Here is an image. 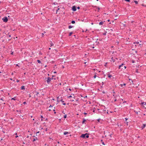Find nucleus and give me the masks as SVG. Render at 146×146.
<instances>
[{"label": "nucleus", "instance_id": "obj_30", "mask_svg": "<svg viewBox=\"0 0 146 146\" xmlns=\"http://www.w3.org/2000/svg\"><path fill=\"white\" fill-rule=\"evenodd\" d=\"M72 97V96L71 95L70 96H69L68 97L69 98H71Z\"/></svg>", "mask_w": 146, "mask_h": 146}, {"label": "nucleus", "instance_id": "obj_51", "mask_svg": "<svg viewBox=\"0 0 146 146\" xmlns=\"http://www.w3.org/2000/svg\"><path fill=\"white\" fill-rule=\"evenodd\" d=\"M15 134V135H17V133H16Z\"/></svg>", "mask_w": 146, "mask_h": 146}, {"label": "nucleus", "instance_id": "obj_26", "mask_svg": "<svg viewBox=\"0 0 146 146\" xmlns=\"http://www.w3.org/2000/svg\"><path fill=\"white\" fill-rule=\"evenodd\" d=\"M50 45H51V46H53V44L52 42H51Z\"/></svg>", "mask_w": 146, "mask_h": 146}, {"label": "nucleus", "instance_id": "obj_8", "mask_svg": "<svg viewBox=\"0 0 146 146\" xmlns=\"http://www.w3.org/2000/svg\"><path fill=\"white\" fill-rule=\"evenodd\" d=\"M124 65V64L122 63V64H121V65H119V69H120V68L121 67V66H123V65Z\"/></svg>", "mask_w": 146, "mask_h": 146}, {"label": "nucleus", "instance_id": "obj_3", "mask_svg": "<svg viewBox=\"0 0 146 146\" xmlns=\"http://www.w3.org/2000/svg\"><path fill=\"white\" fill-rule=\"evenodd\" d=\"M51 78H50V77H48L47 78V82L48 84H49V83H50V82L51 81Z\"/></svg>", "mask_w": 146, "mask_h": 146}, {"label": "nucleus", "instance_id": "obj_6", "mask_svg": "<svg viewBox=\"0 0 146 146\" xmlns=\"http://www.w3.org/2000/svg\"><path fill=\"white\" fill-rule=\"evenodd\" d=\"M146 126V124H143V126H142L141 128L142 129H143Z\"/></svg>", "mask_w": 146, "mask_h": 146}, {"label": "nucleus", "instance_id": "obj_55", "mask_svg": "<svg viewBox=\"0 0 146 146\" xmlns=\"http://www.w3.org/2000/svg\"><path fill=\"white\" fill-rule=\"evenodd\" d=\"M113 94H115V92H113Z\"/></svg>", "mask_w": 146, "mask_h": 146}, {"label": "nucleus", "instance_id": "obj_63", "mask_svg": "<svg viewBox=\"0 0 146 146\" xmlns=\"http://www.w3.org/2000/svg\"><path fill=\"white\" fill-rule=\"evenodd\" d=\"M17 82H19V80H17Z\"/></svg>", "mask_w": 146, "mask_h": 146}, {"label": "nucleus", "instance_id": "obj_21", "mask_svg": "<svg viewBox=\"0 0 146 146\" xmlns=\"http://www.w3.org/2000/svg\"><path fill=\"white\" fill-rule=\"evenodd\" d=\"M37 61L38 63H41V61H40V60H37Z\"/></svg>", "mask_w": 146, "mask_h": 146}, {"label": "nucleus", "instance_id": "obj_53", "mask_svg": "<svg viewBox=\"0 0 146 146\" xmlns=\"http://www.w3.org/2000/svg\"><path fill=\"white\" fill-rule=\"evenodd\" d=\"M69 90L71 91V89H70V88H69Z\"/></svg>", "mask_w": 146, "mask_h": 146}, {"label": "nucleus", "instance_id": "obj_31", "mask_svg": "<svg viewBox=\"0 0 146 146\" xmlns=\"http://www.w3.org/2000/svg\"><path fill=\"white\" fill-rule=\"evenodd\" d=\"M11 100H16V99H15V98H12L11 99Z\"/></svg>", "mask_w": 146, "mask_h": 146}, {"label": "nucleus", "instance_id": "obj_39", "mask_svg": "<svg viewBox=\"0 0 146 146\" xmlns=\"http://www.w3.org/2000/svg\"><path fill=\"white\" fill-rule=\"evenodd\" d=\"M39 133V131H38V132H37L36 133V134H38V133Z\"/></svg>", "mask_w": 146, "mask_h": 146}, {"label": "nucleus", "instance_id": "obj_62", "mask_svg": "<svg viewBox=\"0 0 146 146\" xmlns=\"http://www.w3.org/2000/svg\"><path fill=\"white\" fill-rule=\"evenodd\" d=\"M11 35H9V37H11Z\"/></svg>", "mask_w": 146, "mask_h": 146}, {"label": "nucleus", "instance_id": "obj_27", "mask_svg": "<svg viewBox=\"0 0 146 146\" xmlns=\"http://www.w3.org/2000/svg\"><path fill=\"white\" fill-rule=\"evenodd\" d=\"M125 1L129 2L130 1V0H124Z\"/></svg>", "mask_w": 146, "mask_h": 146}, {"label": "nucleus", "instance_id": "obj_47", "mask_svg": "<svg viewBox=\"0 0 146 146\" xmlns=\"http://www.w3.org/2000/svg\"><path fill=\"white\" fill-rule=\"evenodd\" d=\"M98 121L99 122H100V119H98Z\"/></svg>", "mask_w": 146, "mask_h": 146}, {"label": "nucleus", "instance_id": "obj_46", "mask_svg": "<svg viewBox=\"0 0 146 146\" xmlns=\"http://www.w3.org/2000/svg\"><path fill=\"white\" fill-rule=\"evenodd\" d=\"M113 96H116V97L117 96V95H113Z\"/></svg>", "mask_w": 146, "mask_h": 146}, {"label": "nucleus", "instance_id": "obj_16", "mask_svg": "<svg viewBox=\"0 0 146 146\" xmlns=\"http://www.w3.org/2000/svg\"><path fill=\"white\" fill-rule=\"evenodd\" d=\"M113 99H114V101L115 102L117 101V99L116 98V96H114V97L113 98Z\"/></svg>", "mask_w": 146, "mask_h": 146}, {"label": "nucleus", "instance_id": "obj_52", "mask_svg": "<svg viewBox=\"0 0 146 146\" xmlns=\"http://www.w3.org/2000/svg\"><path fill=\"white\" fill-rule=\"evenodd\" d=\"M49 110V111H51V110L50 109H49V110Z\"/></svg>", "mask_w": 146, "mask_h": 146}, {"label": "nucleus", "instance_id": "obj_45", "mask_svg": "<svg viewBox=\"0 0 146 146\" xmlns=\"http://www.w3.org/2000/svg\"><path fill=\"white\" fill-rule=\"evenodd\" d=\"M47 128H46V129H45V131H47Z\"/></svg>", "mask_w": 146, "mask_h": 146}, {"label": "nucleus", "instance_id": "obj_24", "mask_svg": "<svg viewBox=\"0 0 146 146\" xmlns=\"http://www.w3.org/2000/svg\"><path fill=\"white\" fill-rule=\"evenodd\" d=\"M134 43L135 44H138L139 43V42H134Z\"/></svg>", "mask_w": 146, "mask_h": 146}, {"label": "nucleus", "instance_id": "obj_48", "mask_svg": "<svg viewBox=\"0 0 146 146\" xmlns=\"http://www.w3.org/2000/svg\"><path fill=\"white\" fill-rule=\"evenodd\" d=\"M57 143H60V142H59V141H58L57 142Z\"/></svg>", "mask_w": 146, "mask_h": 146}, {"label": "nucleus", "instance_id": "obj_23", "mask_svg": "<svg viewBox=\"0 0 146 146\" xmlns=\"http://www.w3.org/2000/svg\"><path fill=\"white\" fill-rule=\"evenodd\" d=\"M134 2L136 4H138V2L137 1H134Z\"/></svg>", "mask_w": 146, "mask_h": 146}, {"label": "nucleus", "instance_id": "obj_22", "mask_svg": "<svg viewBox=\"0 0 146 146\" xmlns=\"http://www.w3.org/2000/svg\"><path fill=\"white\" fill-rule=\"evenodd\" d=\"M66 117H67V115L66 114L64 116V118H66Z\"/></svg>", "mask_w": 146, "mask_h": 146}, {"label": "nucleus", "instance_id": "obj_20", "mask_svg": "<svg viewBox=\"0 0 146 146\" xmlns=\"http://www.w3.org/2000/svg\"><path fill=\"white\" fill-rule=\"evenodd\" d=\"M71 23L72 24H74L75 23V21H71Z\"/></svg>", "mask_w": 146, "mask_h": 146}, {"label": "nucleus", "instance_id": "obj_4", "mask_svg": "<svg viewBox=\"0 0 146 146\" xmlns=\"http://www.w3.org/2000/svg\"><path fill=\"white\" fill-rule=\"evenodd\" d=\"M141 104L143 106V107L146 108V103L145 102H143L141 103Z\"/></svg>", "mask_w": 146, "mask_h": 146}, {"label": "nucleus", "instance_id": "obj_29", "mask_svg": "<svg viewBox=\"0 0 146 146\" xmlns=\"http://www.w3.org/2000/svg\"><path fill=\"white\" fill-rule=\"evenodd\" d=\"M60 9V8H58L56 10V13H57V11H58V10H59Z\"/></svg>", "mask_w": 146, "mask_h": 146}, {"label": "nucleus", "instance_id": "obj_49", "mask_svg": "<svg viewBox=\"0 0 146 146\" xmlns=\"http://www.w3.org/2000/svg\"><path fill=\"white\" fill-rule=\"evenodd\" d=\"M108 22H109V21H110V20H109V19L108 20Z\"/></svg>", "mask_w": 146, "mask_h": 146}, {"label": "nucleus", "instance_id": "obj_11", "mask_svg": "<svg viewBox=\"0 0 146 146\" xmlns=\"http://www.w3.org/2000/svg\"><path fill=\"white\" fill-rule=\"evenodd\" d=\"M68 133V132L65 131L64 132V135H66Z\"/></svg>", "mask_w": 146, "mask_h": 146}, {"label": "nucleus", "instance_id": "obj_40", "mask_svg": "<svg viewBox=\"0 0 146 146\" xmlns=\"http://www.w3.org/2000/svg\"><path fill=\"white\" fill-rule=\"evenodd\" d=\"M84 114H85V115H86L87 114V113H85V112Z\"/></svg>", "mask_w": 146, "mask_h": 146}, {"label": "nucleus", "instance_id": "obj_33", "mask_svg": "<svg viewBox=\"0 0 146 146\" xmlns=\"http://www.w3.org/2000/svg\"><path fill=\"white\" fill-rule=\"evenodd\" d=\"M96 76L95 75L94 76V78H96Z\"/></svg>", "mask_w": 146, "mask_h": 146}, {"label": "nucleus", "instance_id": "obj_42", "mask_svg": "<svg viewBox=\"0 0 146 146\" xmlns=\"http://www.w3.org/2000/svg\"><path fill=\"white\" fill-rule=\"evenodd\" d=\"M51 107L52 108V106L51 105H50V106L49 107Z\"/></svg>", "mask_w": 146, "mask_h": 146}, {"label": "nucleus", "instance_id": "obj_64", "mask_svg": "<svg viewBox=\"0 0 146 146\" xmlns=\"http://www.w3.org/2000/svg\"><path fill=\"white\" fill-rule=\"evenodd\" d=\"M87 96H85V98H87Z\"/></svg>", "mask_w": 146, "mask_h": 146}, {"label": "nucleus", "instance_id": "obj_5", "mask_svg": "<svg viewBox=\"0 0 146 146\" xmlns=\"http://www.w3.org/2000/svg\"><path fill=\"white\" fill-rule=\"evenodd\" d=\"M72 10L74 11H76V9L75 6H74L72 7Z\"/></svg>", "mask_w": 146, "mask_h": 146}, {"label": "nucleus", "instance_id": "obj_60", "mask_svg": "<svg viewBox=\"0 0 146 146\" xmlns=\"http://www.w3.org/2000/svg\"><path fill=\"white\" fill-rule=\"evenodd\" d=\"M1 100H3L2 98L1 99Z\"/></svg>", "mask_w": 146, "mask_h": 146}, {"label": "nucleus", "instance_id": "obj_18", "mask_svg": "<svg viewBox=\"0 0 146 146\" xmlns=\"http://www.w3.org/2000/svg\"><path fill=\"white\" fill-rule=\"evenodd\" d=\"M108 77L110 78H111L112 77V75L111 74H109Z\"/></svg>", "mask_w": 146, "mask_h": 146}, {"label": "nucleus", "instance_id": "obj_13", "mask_svg": "<svg viewBox=\"0 0 146 146\" xmlns=\"http://www.w3.org/2000/svg\"><path fill=\"white\" fill-rule=\"evenodd\" d=\"M73 27V26H72L71 25H70L68 26V28L69 29H70Z\"/></svg>", "mask_w": 146, "mask_h": 146}, {"label": "nucleus", "instance_id": "obj_37", "mask_svg": "<svg viewBox=\"0 0 146 146\" xmlns=\"http://www.w3.org/2000/svg\"><path fill=\"white\" fill-rule=\"evenodd\" d=\"M43 117L42 115H40V118H42Z\"/></svg>", "mask_w": 146, "mask_h": 146}, {"label": "nucleus", "instance_id": "obj_17", "mask_svg": "<svg viewBox=\"0 0 146 146\" xmlns=\"http://www.w3.org/2000/svg\"><path fill=\"white\" fill-rule=\"evenodd\" d=\"M103 24V22H100V23H99V25H102Z\"/></svg>", "mask_w": 146, "mask_h": 146}, {"label": "nucleus", "instance_id": "obj_38", "mask_svg": "<svg viewBox=\"0 0 146 146\" xmlns=\"http://www.w3.org/2000/svg\"><path fill=\"white\" fill-rule=\"evenodd\" d=\"M77 9H80V7H77Z\"/></svg>", "mask_w": 146, "mask_h": 146}, {"label": "nucleus", "instance_id": "obj_59", "mask_svg": "<svg viewBox=\"0 0 146 146\" xmlns=\"http://www.w3.org/2000/svg\"><path fill=\"white\" fill-rule=\"evenodd\" d=\"M29 136H28L27 137V138H29Z\"/></svg>", "mask_w": 146, "mask_h": 146}, {"label": "nucleus", "instance_id": "obj_14", "mask_svg": "<svg viewBox=\"0 0 146 146\" xmlns=\"http://www.w3.org/2000/svg\"><path fill=\"white\" fill-rule=\"evenodd\" d=\"M25 87L24 86H22V87H21V89H22V90L24 89H24H25Z\"/></svg>", "mask_w": 146, "mask_h": 146}, {"label": "nucleus", "instance_id": "obj_35", "mask_svg": "<svg viewBox=\"0 0 146 146\" xmlns=\"http://www.w3.org/2000/svg\"><path fill=\"white\" fill-rule=\"evenodd\" d=\"M103 35H106V33H104Z\"/></svg>", "mask_w": 146, "mask_h": 146}, {"label": "nucleus", "instance_id": "obj_57", "mask_svg": "<svg viewBox=\"0 0 146 146\" xmlns=\"http://www.w3.org/2000/svg\"><path fill=\"white\" fill-rule=\"evenodd\" d=\"M54 73H56V72H54Z\"/></svg>", "mask_w": 146, "mask_h": 146}, {"label": "nucleus", "instance_id": "obj_58", "mask_svg": "<svg viewBox=\"0 0 146 146\" xmlns=\"http://www.w3.org/2000/svg\"><path fill=\"white\" fill-rule=\"evenodd\" d=\"M126 102V101H124V102H123V103H124Z\"/></svg>", "mask_w": 146, "mask_h": 146}, {"label": "nucleus", "instance_id": "obj_10", "mask_svg": "<svg viewBox=\"0 0 146 146\" xmlns=\"http://www.w3.org/2000/svg\"><path fill=\"white\" fill-rule=\"evenodd\" d=\"M61 101L62 102V104L64 105H65L66 103H64V101L62 100H61Z\"/></svg>", "mask_w": 146, "mask_h": 146}, {"label": "nucleus", "instance_id": "obj_12", "mask_svg": "<svg viewBox=\"0 0 146 146\" xmlns=\"http://www.w3.org/2000/svg\"><path fill=\"white\" fill-rule=\"evenodd\" d=\"M86 121V119H83V121H82V123L83 124L84 123V122Z\"/></svg>", "mask_w": 146, "mask_h": 146}, {"label": "nucleus", "instance_id": "obj_32", "mask_svg": "<svg viewBox=\"0 0 146 146\" xmlns=\"http://www.w3.org/2000/svg\"><path fill=\"white\" fill-rule=\"evenodd\" d=\"M39 94V93L38 92H37L36 93V95L38 96Z\"/></svg>", "mask_w": 146, "mask_h": 146}, {"label": "nucleus", "instance_id": "obj_43", "mask_svg": "<svg viewBox=\"0 0 146 146\" xmlns=\"http://www.w3.org/2000/svg\"><path fill=\"white\" fill-rule=\"evenodd\" d=\"M124 69H125V68H126V67L125 66H124Z\"/></svg>", "mask_w": 146, "mask_h": 146}, {"label": "nucleus", "instance_id": "obj_44", "mask_svg": "<svg viewBox=\"0 0 146 146\" xmlns=\"http://www.w3.org/2000/svg\"><path fill=\"white\" fill-rule=\"evenodd\" d=\"M135 111L136 113V114H138V112L137 111L135 112Z\"/></svg>", "mask_w": 146, "mask_h": 146}, {"label": "nucleus", "instance_id": "obj_19", "mask_svg": "<svg viewBox=\"0 0 146 146\" xmlns=\"http://www.w3.org/2000/svg\"><path fill=\"white\" fill-rule=\"evenodd\" d=\"M121 87L123 86V85L125 86L126 85V84L124 83L123 84H121L120 85Z\"/></svg>", "mask_w": 146, "mask_h": 146}, {"label": "nucleus", "instance_id": "obj_9", "mask_svg": "<svg viewBox=\"0 0 146 146\" xmlns=\"http://www.w3.org/2000/svg\"><path fill=\"white\" fill-rule=\"evenodd\" d=\"M38 139L37 138V137H36L35 138L33 139V141L34 142V141H35L36 140H38Z\"/></svg>", "mask_w": 146, "mask_h": 146}, {"label": "nucleus", "instance_id": "obj_61", "mask_svg": "<svg viewBox=\"0 0 146 146\" xmlns=\"http://www.w3.org/2000/svg\"><path fill=\"white\" fill-rule=\"evenodd\" d=\"M125 119H126V121H126V120L127 119L126 118Z\"/></svg>", "mask_w": 146, "mask_h": 146}, {"label": "nucleus", "instance_id": "obj_28", "mask_svg": "<svg viewBox=\"0 0 146 146\" xmlns=\"http://www.w3.org/2000/svg\"><path fill=\"white\" fill-rule=\"evenodd\" d=\"M131 61L132 63H134L135 62V61L134 60H132Z\"/></svg>", "mask_w": 146, "mask_h": 146}, {"label": "nucleus", "instance_id": "obj_25", "mask_svg": "<svg viewBox=\"0 0 146 146\" xmlns=\"http://www.w3.org/2000/svg\"><path fill=\"white\" fill-rule=\"evenodd\" d=\"M101 141L102 142V144L104 145H105V144L103 142V141L102 140H101Z\"/></svg>", "mask_w": 146, "mask_h": 146}, {"label": "nucleus", "instance_id": "obj_36", "mask_svg": "<svg viewBox=\"0 0 146 146\" xmlns=\"http://www.w3.org/2000/svg\"><path fill=\"white\" fill-rule=\"evenodd\" d=\"M26 102H24L23 103V104H26Z\"/></svg>", "mask_w": 146, "mask_h": 146}, {"label": "nucleus", "instance_id": "obj_7", "mask_svg": "<svg viewBox=\"0 0 146 146\" xmlns=\"http://www.w3.org/2000/svg\"><path fill=\"white\" fill-rule=\"evenodd\" d=\"M115 59L113 58V57H112L111 60H110V61H113V62H115Z\"/></svg>", "mask_w": 146, "mask_h": 146}, {"label": "nucleus", "instance_id": "obj_56", "mask_svg": "<svg viewBox=\"0 0 146 146\" xmlns=\"http://www.w3.org/2000/svg\"><path fill=\"white\" fill-rule=\"evenodd\" d=\"M51 78V80H52V79H53V78Z\"/></svg>", "mask_w": 146, "mask_h": 146}, {"label": "nucleus", "instance_id": "obj_41", "mask_svg": "<svg viewBox=\"0 0 146 146\" xmlns=\"http://www.w3.org/2000/svg\"><path fill=\"white\" fill-rule=\"evenodd\" d=\"M42 36H43L44 35V33H42Z\"/></svg>", "mask_w": 146, "mask_h": 146}, {"label": "nucleus", "instance_id": "obj_2", "mask_svg": "<svg viewBox=\"0 0 146 146\" xmlns=\"http://www.w3.org/2000/svg\"><path fill=\"white\" fill-rule=\"evenodd\" d=\"M2 19L3 21L5 22H7L8 20L7 17H5L4 18H3Z\"/></svg>", "mask_w": 146, "mask_h": 146}, {"label": "nucleus", "instance_id": "obj_54", "mask_svg": "<svg viewBox=\"0 0 146 146\" xmlns=\"http://www.w3.org/2000/svg\"><path fill=\"white\" fill-rule=\"evenodd\" d=\"M62 113H63L64 114H65V113L64 112V111H62Z\"/></svg>", "mask_w": 146, "mask_h": 146}, {"label": "nucleus", "instance_id": "obj_15", "mask_svg": "<svg viewBox=\"0 0 146 146\" xmlns=\"http://www.w3.org/2000/svg\"><path fill=\"white\" fill-rule=\"evenodd\" d=\"M72 33H73V32H70L69 33V36H71Z\"/></svg>", "mask_w": 146, "mask_h": 146}, {"label": "nucleus", "instance_id": "obj_1", "mask_svg": "<svg viewBox=\"0 0 146 146\" xmlns=\"http://www.w3.org/2000/svg\"><path fill=\"white\" fill-rule=\"evenodd\" d=\"M89 137V136L88 135V134L87 133H86L85 134H82L81 136L80 137L83 138H88Z\"/></svg>", "mask_w": 146, "mask_h": 146}, {"label": "nucleus", "instance_id": "obj_34", "mask_svg": "<svg viewBox=\"0 0 146 146\" xmlns=\"http://www.w3.org/2000/svg\"><path fill=\"white\" fill-rule=\"evenodd\" d=\"M16 111H17V112H20V111H21V110H17Z\"/></svg>", "mask_w": 146, "mask_h": 146}, {"label": "nucleus", "instance_id": "obj_50", "mask_svg": "<svg viewBox=\"0 0 146 146\" xmlns=\"http://www.w3.org/2000/svg\"><path fill=\"white\" fill-rule=\"evenodd\" d=\"M18 137V136H16L15 137H16V138H17V137Z\"/></svg>", "mask_w": 146, "mask_h": 146}]
</instances>
